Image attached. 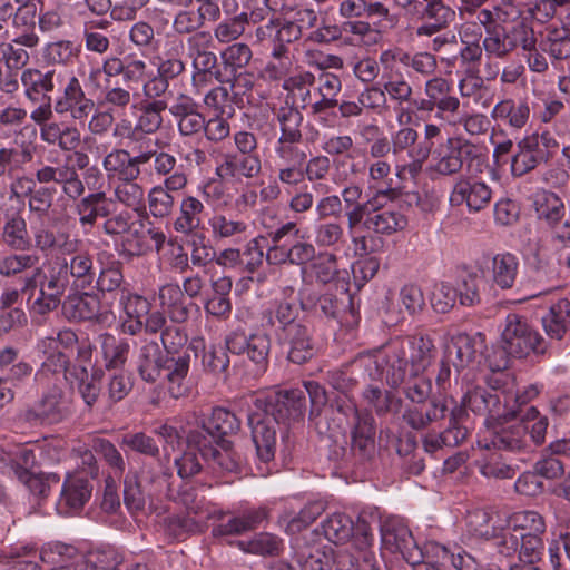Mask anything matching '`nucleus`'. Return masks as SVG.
Segmentation results:
<instances>
[{
	"label": "nucleus",
	"mask_w": 570,
	"mask_h": 570,
	"mask_svg": "<svg viewBox=\"0 0 570 570\" xmlns=\"http://www.w3.org/2000/svg\"><path fill=\"white\" fill-rule=\"evenodd\" d=\"M492 198L491 187L472 176L459 177L451 189L449 202L452 206H465L469 212L476 213L485 208Z\"/></svg>",
	"instance_id": "nucleus-20"
},
{
	"label": "nucleus",
	"mask_w": 570,
	"mask_h": 570,
	"mask_svg": "<svg viewBox=\"0 0 570 570\" xmlns=\"http://www.w3.org/2000/svg\"><path fill=\"white\" fill-rule=\"evenodd\" d=\"M168 112L176 121L178 135L183 139L202 136L206 116L199 110V105L193 97L179 94L169 105Z\"/></svg>",
	"instance_id": "nucleus-18"
},
{
	"label": "nucleus",
	"mask_w": 570,
	"mask_h": 570,
	"mask_svg": "<svg viewBox=\"0 0 570 570\" xmlns=\"http://www.w3.org/2000/svg\"><path fill=\"white\" fill-rule=\"evenodd\" d=\"M321 528L324 537L335 544L345 543L354 535L356 537L354 522L345 513L335 512L331 514L321 523Z\"/></svg>",
	"instance_id": "nucleus-63"
},
{
	"label": "nucleus",
	"mask_w": 570,
	"mask_h": 570,
	"mask_svg": "<svg viewBox=\"0 0 570 570\" xmlns=\"http://www.w3.org/2000/svg\"><path fill=\"white\" fill-rule=\"evenodd\" d=\"M100 301L96 295L88 293L69 294L62 302V314L68 321H104L100 312Z\"/></svg>",
	"instance_id": "nucleus-40"
},
{
	"label": "nucleus",
	"mask_w": 570,
	"mask_h": 570,
	"mask_svg": "<svg viewBox=\"0 0 570 570\" xmlns=\"http://www.w3.org/2000/svg\"><path fill=\"white\" fill-rule=\"evenodd\" d=\"M108 197L104 190H97L80 196L73 200V212L78 216V222L83 233H89L96 225L99 217H107L111 214L108 204Z\"/></svg>",
	"instance_id": "nucleus-32"
},
{
	"label": "nucleus",
	"mask_w": 570,
	"mask_h": 570,
	"mask_svg": "<svg viewBox=\"0 0 570 570\" xmlns=\"http://www.w3.org/2000/svg\"><path fill=\"white\" fill-rule=\"evenodd\" d=\"M298 309L293 303L278 302L265 312L267 324L274 328L276 338L289 332V328L298 327L303 323L298 321Z\"/></svg>",
	"instance_id": "nucleus-58"
},
{
	"label": "nucleus",
	"mask_w": 570,
	"mask_h": 570,
	"mask_svg": "<svg viewBox=\"0 0 570 570\" xmlns=\"http://www.w3.org/2000/svg\"><path fill=\"white\" fill-rule=\"evenodd\" d=\"M138 178H129L114 183L112 194L107 204L117 203L134 212L145 208V190L137 181Z\"/></svg>",
	"instance_id": "nucleus-54"
},
{
	"label": "nucleus",
	"mask_w": 570,
	"mask_h": 570,
	"mask_svg": "<svg viewBox=\"0 0 570 570\" xmlns=\"http://www.w3.org/2000/svg\"><path fill=\"white\" fill-rule=\"evenodd\" d=\"M69 413L68 399L60 389L55 386L37 403L22 410L19 417L30 426H42L60 423Z\"/></svg>",
	"instance_id": "nucleus-13"
},
{
	"label": "nucleus",
	"mask_w": 570,
	"mask_h": 570,
	"mask_svg": "<svg viewBox=\"0 0 570 570\" xmlns=\"http://www.w3.org/2000/svg\"><path fill=\"white\" fill-rule=\"evenodd\" d=\"M37 279L62 297L71 282L67 272V258L57 255L48 259L42 267H36L29 275V283L35 284Z\"/></svg>",
	"instance_id": "nucleus-37"
},
{
	"label": "nucleus",
	"mask_w": 570,
	"mask_h": 570,
	"mask_svg": "<svg viewBox=\"0 0 570 570\" xmlns=\"http://www.w3.org/2000/svg\"><path fill=\"white\" fill-rule=\"evenodd\" d=\"M160 476L153 469L144 466L138 471H129L124 481V501L131 511L145 508L147 498L153 497Z\"/></svg>",
	"instance_id": "nucleus-23"
},
{
	"label": "nucleus",
	"mask_w": 570,
	"mask_h": 570,
	"mask_svg": "<svg viewBox=\"0 0 570 570\" xmlns=\"http://www.w3.org/2000/svg\"><path fill=\"white\" fill-rule=\"evenodd\" d=\"M364 229L375 234L392 235L407 225L406 217L399 210L384 209V207L367 209L361 223Z\"/></svg>",
	"instance_id": "nucleus-45"
},
{
	"label": "nucleus",
	"mask_w": 570,
	"mask_h": 570,
	"mask_svg": "<svg viewBox=\"0 0 570 570\" xmlns=\"http://www.w3.org/2000/svg\"><path fill=\"white\" fill-rule=\"evenodd\" d=\"M305 413V396L301 390L279 392L269 403L267 412L269 417L277 424L291 425L299 422Z\"/></svg>",
	"instance_id": "nucleus-29"
},
{
	"label": "nucleus",
	"mask_w": 570,
	"mask_h": 570,
	"mask_svg": "<svg viewBox=\"0 0 570 570\" xmlns=\"http://www.w3.org/2000/svg\"><path fill=\"white\" fill-rule=\"evenodd\" d=\"M36 350L45 356L40 368L35 374L37 382L43 383L49 374L57 375L66 372L69 365V357L57 348V342L53 341V336L39 340Z\"/></svg>",
	"instance_id": "nucleus-44"
},
{
	"label": "nucleus",
	"mask_w": 570,
	"mask_h": 570,
	"mask_svg": "<svg viewBox=\"0 0 570 570\" xmlns=\"http://www.w3.org/2000/svg\"><path fill=\"white\" fill-rule=\"evenodd\" d=\"M532 206L537 218L556 228L566 216V206L556 193L539 189L533 194Z\"/></svg>",
	"instance_id": "nucleus-47"
},
{
	"label": "nucleus",
	"mask_w": 570,
	"mask_h": 570,
	"mask_svg": "<svg viewBox=\"0 0 570 570\" xmlns=\"http://www.w3.org/2000/svg\"><path fill=\"white\" fill-rule=\"evenodd\" d=\"M92 485L83 473L67 474L56 510L60 515L79 512L91 498Z\"/></svg>",
	"instance_id": "nucleus-24"
},
{
	"label": "nucleus",
	"mask_w": 570,
	"mask_h": 570,
	"mask_svg": "<svg viewBox=\"0 0 570 570\" xmlns=\"http://www.w3.org/2000/svg\"><path fill=\"white\" fill-rule=\"evenodd\" d=\"M77 243V240H67L63 245V252L71 254L70 258L67 259V272L76 287L86 288L95 282L96 268L90 253L73 250Z\"/></svg>",
	"instance_id": "nucleus-35"
},
{
	"label": "nucleus",
	"mask_w": 570,
	"mask_h": 570,
	"mask_svg": "<svg viewBox=\"0 0 570 570\" xmlns=\"http://www.w3.org/2000/svg\"><path fill=\"white\" fill-rule=\"evenodd\" d=\"M399 338L405 343L406 346L411 376L423 374L431 366L435 356L433 340L422 333Z\"/></svg>",
	"instance_id": "nucleus-34"
},
{
	"label": "nucleus",
	"mask_w": 570,
	"mask_h": 570,
	"mask_svg": "<svg viewBox=\"0 0 570 570\" xmlns=\"http://www.w3.org/2000/svg\"><path fill=\"white\" fill-rule=\"evenodd\" d=\"M204 348V338H193L177 356H168L156 341H141L135 353V365L139 377L146 383L164 380L174 399L187 396L191 385L188 379L191 358Z\"/></svg>",
	"instance_id": "nucleus-1"
},
{
	"label": "nucleus",
	"mask_w": 570,
	"mask_h": 570,
	"mask_svg": "<svg viewBox=\"0 0 570 570\" xmlns=\"http://www.w3.org/2000/svg\"><path fill=\"white\" fill-rule=\"evenodd\" d=\"M358 354L350 362L340 367L326 372L325 380L335 391L347 395L355 390L361 380H368L367 372L363 367H357Z\"/></svg>",
	"instance_id": "nucleus-51"
},
{
	"label": "nucleus",
	"mask_w": 570,
	"mask_h": 570,
	"mask_svg": "<svg viewBox=\"0 0 570 570\" xmlns=\"http://www.w3.org/2000/svg\"><path fill=\"white\" fill-rule=\"evenodd\" d=\"M495 121H502L513 130H521L530 118V106L525 99H502L494 105L490 114Z\"/></svg>",
	"instance_id": "nucleus-48"
},
{
	"label": "nucleus",
	"mask_w": 570,
	"mask_h": 570,
	"mask_svg": "<svg viewBox=\"0 0 570 570\" xmlns=\"http://www.w3.org/2000/svg\"><path fill=\"white\" fill-rule=\"evenodd\" d=\"M144 155L141 151L131 155L124 148H114L102 158V169L109 181H118L129 178H139L141 175Z\"/></svg>",
	"instance_id": "nucleus-26"
},
{
	"label": "nucleus",
	"mask_w": 570,
	"mask_h": 570,
	"mask_svg": "<svg viewBox=\"0 0 570 570\" xmlns=\"http://www.w3.org/2000/svg\"><path fill=\"white\" fill-rule=\"evenodd\" d=\"M272 245L266 250V261L269 265L291 264L302 266L301 274L305 282L307 263L316 255L315 245L301 235L296 222L282 224L269 233Z\"/></svg>",
	"instance_id": "nucleus-5"
},
{
	"label": "nucleus",
	"mask_w": 570,
	"mask_h": 570,
	"mask_svg": "<svg viewBox=\"0 0 570 570\" xmlns=\"http://www.w3.org/2000/svg\"><path fill=\"white\" fill-rule=\"evenodd\" d=\"M268 519L264 507L247 509L238 514L219 513V522L213 525L212 535L216 539L242 535L259 528Z\"/></svg>",
	"instance_id": "nucleus-21"
},
{
	"label": "nucleus",
	"mask_w": 570,
	"mask_h": 570,
	"mask_svg": "<svg viewBox=\"0 0 570 570\" xmlns=\"http://www.w3.org/2000/svg\"><path fill=\"white\" fill-rule=\"evenodd\" d=\"M519 267L518 257L512 253L504 252L485 258L482 274L494 286L501 289H510L515 284Z\"/></svg>",
	"instance_id": "nucleus-28"
},
{
	"label": "nucleus",
	"mask_w": 570,
	"mask_h": 570,
	"mask_svg": "<svg viewBox=\"0 0 570 570\" xmlns=\"http://www.w3.org/2000/svg\"><path fill=\"white\" fill-rule=\"evenodd\" d=\"M302 111L297 106H293L288 99H284L279 107L273 109V116L279 129L277 139H303L304 116Z\"/></svg>",
	"instance_id": "nucleus-53"
},
{
	"label": "nucleus",
	"mask_w": 570,
	"mask_h": 570,
	"mask_svg": "<svg viewBox=\"0 0 570 570\" xmlns=\"http://www.w3.org/2000/svg\"><path fill=\"white\" fill-rule=\"evenodd\" d=\"M519 424L524 429V434L532 451L546 442L549 417L535 406H529L520 412Z\"/></svg>",
	"instance_id": "nucleus-56"
},
{
	"label": "nucleus",
	"mask_w": 570,
	"mask_h": 570,
	"mask_svg": "<svg viewBox=\"0 0 570 570\" xmlns=\"http://www.w3.org/2000/svg\"><path fill=\"white\" fill-rule=\"evenodd\" d=\"M98 343L106 368H121L126 364L130 353V344L127 340L102 333L98 336Z\"/></svg>",
	"instance_id": "nucleus-57"
},
{
	"label": "nucleus",
	"mask_w": 570,
	"mask_h": 570,
	"mask_svg": "<svg viewBox=\"0 0 570 570\" xmlns=\"http://www.w3.org/2000/svg\"><path fill=\"white\" fill-rule=\"evenodd\" d=\"M405 347V343L395 337L377 348L360 353L356 366L365 368L370 381L385 382L396 389L411 376Z\"/></svg>",
	"instance_id": "nucleus-3"
},
{
	"label": "nucleus",
	"mask_w": 570,
	"mask_h": 570,
	"mask_svg": "<svg viewBox=\"0 0 570 570\" xmlns=\"http://www.w3.org/2000/svg\"><path fill=\"white\" fill-rule=\"evenodd\" d=\"M542 325L548 336L561 340L570 327V296L558 301L542 316Z\"/></svg>",
	"instance_id": "nucleus-60"
},
{
	"label": "nucleus",
	"mask_w": 570,
	"mask_h": 570,
	"mask_svg": "<svg viewBox=\"0 0 570 570\" xmlns=\"http://www.w3.org/2000/svg\"><path fill=\"white\" fill-rule=\"evenodd\" d=\"M281 345H286L287 358L295 364H304L315 354V346L309 328L302 324L298 327L289 328V332L277 338Z\"/></svg>",
	"instance_id": "nucleus-41"
},
{
	"label": "nucleus",
	"mask_w": 570,
	"mask_h": 570,
	"mask_svg": "<svg viewBox=\"0 0 570 570\" xmlns=\"http://www.w3.org/2000/svg\"><path fill=\"white\" fill-rule=\"evenodd\" d=\"M485 350L484 335L476 333L469 335L459 333L451 337L445 347V354L456 371H461L470 365L482 363Z\"/></svg>",
	"instance_id": "nucleus-22"
},
{
	"label": "nucleus",
	"mask_w": 570,
	"mask_h": 570,
	"mask_svg": "<svg viewBox=\"0 0 570 570\" xmlns=\"http://www.w3.org/2000/svg\"><path fill=\"white\" fill-rule=\"evenodd\" d=\"M206 207L200 198L185 194L178 207V214L173 220V228L184 236L194 235L203 225Z\"/></svg>",
	"instance_id": "nucleus-36"
},
{
	"label": "nucleus",
	"mask_w": 570,
	"mask_h": 570,
	"mask_svg": "<svg viewBox=\"0 0 570 570\" xmlns=\"http://www.w3.org/2000/svg\"><path fill=\"white\" fill-rule=\"evenodd\" d=\"M363 187L358 184L351 183L341 191L342 205H344L347 228L350 232L361 225L367 214V209L377 208V204H372V196H366L365 202H361Z\"/></svg>",
	"instance_id": "nucleus-43"
},
{
	"label": "nucleus",
	"mask_w": 570,
	"mask_h": 570,
	"mask_svg": "<svg viewBox=\"0 0 570 570\" xmlns=\"http://www.w3.org/2000/svg\"><path fill=\"white\" fill-rule=\"evenodd\" d=\"M314 85L315 75L311 71H302L286 78L282 88L287 92L285 99H288L293 106L308 110L312 116H320V111L314 109L315 99L312 97Z\"/></svg>",
	"instance_id": "nucleus-33"
},
{
	"label": "nucleus",
	"mask_w": 570,
	"mask_h": 570,
	"mask_svg": "<svg viewBox=\"0 0 570 570\" xmlns=\"http://www.w3.org/2000/svg\"><path fill=\"white\" fill-rule=\"evenodd\" d=\"M242 426V420L232 411L223 406H216L210 415L202 419L194 430H200L212 442L227 441L225 438L236 434Z\"/></svg>",
	"instance_id": "nucleus-30"
},
{
	"label": "nucleus",
	"mask_w": 570,
	"mask_h": 570,
	"mask_svg": "<svg viewBox=\"0 0 570 570\" xmlns=\"http://www.w3.org/2000/svg\"><path fill=\"white\" fill-rule=\"evenodd\" d=\"M262 171L261 155L225 153L215 167V175L223 180L253 179Z\"/></svg>",
	"instance_id": "nucleus-27"
},
{
	"label": "nucleus",
	"mask_w": 570,
	"mask_h": 570,
	"mask_svg": "<svg viewBox=\"0 0 570 570\" xmlns=\"http://www.w3.org/2000/svg\"><path fill=\"white\" fill-rule=\"evenodd\" d=\"M37 559L46 566H50V570H68L71 568L81 570L83 553L75 546L59 541L50 542L42 548L39 554L36 551H28L23 556L17 554L12 560L11 568L23 570L31 567L35 570L39 568Z\"/></svg>",
	"instance_id": "nucleus-9"
},
{
	"label": "nucleus",
	"mask_w": 570,
	"mask_h": 570,
	"mask_svg": "<svg viewBox=\"0 0 570 570\" xmlns=\"http://www.w3.org/2000/svg\"><path fill=\"white\" fill-rule=\"evenodd\" d=\"M95 109V101L87 97L80 80L70 75L61 94L55 99L52 110L57 115H69L75 121H83Z\"/></svg>",
	"instance_id": "nucleus-16"
},
{
	"label": "nucleus",
	"mask_w": 570,
	"mask_h": 570,
	"mask_svg": "<svg viewBox=\"0 0 570 570\" xmlns=\"http://www.w3.org/2000/svg\"><path fill=\"white\" fill-rule=\"evenodd\" d=\"M468 411L479 416H485V422H489V419H495L501 415L500 397L497 393L489 392L482 386H468L460 404H456L449 412L451 421L460 424L468 415Z\"/></svg>",
	"instance_id": "nucleus-14"
},
{
	"label": "nucleus",
	"mask_w": 570,
	"mask_h": 570,
	"mask_svg": "<svg viewBox=\"0 0 570 570\" xmlns=\"http://www.w3.org/2000/svg\"><path fill=\"white\" fill-rule=\"evenodd\" d=\"M423 94L428 96L432 102L436 104L439 109L443 110L450 120L458 116L461 101L459 97L454 95L451 80L442 76H434L425 80Z\"/></svg>",
	"instance_id": "nucleus-39"
},
{
	"label": "nucleus",
	"mask_w": 570,
	"mask_h": 570,
	"mask_svg": "<svg viewBox=\"0 0 570 570\" xmlns=\"http://www.w3.org/2000/svg\"><path fill=\"white\" fill-rule=\"evenodd\" d=\"M237 547L245 553L262 557H277L284 549V541L271 532H261L249 540L237 541Z\"/></svg>",
	"instance_id": "nucleus-62"
},
{
	"label": "nucleus",
	"mask_w": 570,
	"mask_h": 570,
	"mask_svg": "<svg viewBox=\"0 0 570 570\" xmlns=\"http://www.w3.org/2000/svg\"><path fill=\"white\" fill-rule=\"evenodd\" d=\"M478 465L482 475L494 479H512L519 470L517 461L497 451L487 453Z\"/></svg>",
	"instance_id": "nucleus-64"
},
{
	"label": "nucleus",
	"mask_w": 570,
	"mask_h": 570,
	"mask_svg": "<svg viewBox=\"0 0 570 570\" xmlns=\"http://www.w3.org/2000/svg\"><path fill=\"white\" fill-rule=\"evenodd\" d=\"M298 295L302 309L311 311L316 315L327 318L336 317L344 306L343 299L330 292L318 296L313 295L308 284L305 282L301 287Z\"/></svg>",
	"instance_id": "nucleus-52"
},
{
	"label": "nucleus",
	"mask_w": 570,
	"mask_h": 570,
	"mask_svg": "<svg viewBox=\"0 0 570 570\" xmlns=\"http://www.w3.org/2000/svg\"><path fill=\"white\" fill-rule=\"evenodd\" d=\"M451 417V415L449 414ZM468 436V429L449 420V428L443 432L428 433L423 439V449L425 452L434 454L443 448L456 446L461 444Z\"/></svg>",
	"instance_id": "nucleus-59"
},
{
	"label": "nucleus",
	"mask_w": 570,
	"mask_h": 570,
	"mask_svg": "<svg viewBox=\"0 0 570 570\" xmlns=\"http://www.w3.org/2000/svg\"><path fill=\"white\" fill-rule=\"evenodd\" d=\"M417 557L423 558V563L433 570L453 567L455 570H471L483 567L478 557L469 553L461 547L449 549L438 542L425 544L424 552L417 551Z\"/></svg>",
	"instance_id": "nucleus-15"
},
{
	"label": "nucleus",
	"mask_w": 570,
	"mask_h": 570,
	"mask_svg": "<svg viewBox=\"0 0 570 570\" xmlns=\"http://www.w3.org/2000/svg\"><path fill=\"white\" fill-rule=\"evenodd\" d=\"M36 181L39 187L30 195L28 208L38 218L49 214L58 193L57 186L70 200L78 199L86 191V184L80 174L68 163L41 165L36 169Z\"/></svg>",
	"instance_id": "nucleus-2"
},
{
	"label": "nucleus",
	"mask_w": 570,
	"mask_h": 570,
	"mask_svg": "<svg viewBox=\"0 0 570 570\" xmlns=\"http://www.w3.org/2000/svg\"><path fill=\"white\" fill-rule=\"evenodd\" d=\"M404 115L405 109L401 108L396 116L401 127L391 135L392 155L395 158V176L400 180H414L430 156L431 146L424 141H419L420 136L416 129L411 126H403Z\"/></svg>",
	"instance_id": "nucleus-6"
},
{
	"label": "nucleus",
	"mask_w": 570,
	"mask_h": 570,
	"mask_svg": "<svg viewBox=\"0 0 570 570\" xmlns=\"http://www.w3.org/2000/svg\"><path fill=\"white\" fill-rule=\"evenodd\" d=\"M470 147L469 144H461L454 138H448L446 144L440 146L433 158L432 169L442 176L459 174L463 167V151Z\"/></svg>",
	"instance_id": "nucleus-50"
},
{
	"label": "nucleus",
	"mask_w": 570,
	"mask_h": 570,
	"mask_svg": "<svg viewBox=\"0 0 570 570\" xmlns=\"http://www.w3.org/2000/svg\"><path fill=\"white\" fill-rule=\"evenodd\" d=\"M549 158L550 155L539 148L535 137L525 136L518 141L517 151L511 157V174L514 177H521Z\"/></svg>",
	"instance_id": "nucleus-38"
},
{
	"label": "nucleus",
	"mask_w": 570,
	"mask_h": 570,
	"mask_svg": "<svg viewBox=\"0 0 570 570\" xmlns=\"http://www.w3.org/2000/svg\"><path fill=\"white\" fill-rule=\"evenodd\" d=\"M63 72L55 68H26L21 72V85L26 99L36 107L52 108V94L62 85Z\"/></svg>",
	"instance_id": "nucleus-11"
},
{
	"label": "nucleus",
	"mask_w": 570,
	"mask_h": 570,
	"mask_svg": "<svg viewBox=\"0 0 570 570\" xmlns=\"http://www.w3.org/2000/svg\"><path fill=\"white\" fill-rule=\"evenodd\" d=\"M337 412L346 419L350 428L351 452L358 460H367L375 453V420L371 413L361 411L352 400L336 402Z\"/></svg>",
	"instance_id": "nucleus-7"
},
{
	"label": "nucleus",
	"mask_w": 570,
	"mask_h": 570,
	"mask_svg": "<svg viewBox=\"0 0 570 570\" xmlns=\"http://www.w3.org/2000/svg\"><path fill=\"white\" fill-rule=\"evenodd\" d=\"M158 299L163 309L174 323H184L189 316L185 304V295L177 283H168L159 287Z\"/></svg>",
	"instance_id": "nucleus-55"
},
{
	"label": "nucleus",
	"mask_w": 570,
	"mask_h": 570,
	"mask_svg": "<svg viewBox=\"0 0 570 570\" xmlns=\"http://www.w3.org/2000/svg\"><path fill=\"white\" fill-rule=\"evenodd\" d=\"M448 412L446 399L434 397L428 404L423 402L405 409L403 420L413 430H424L430 424L444 419Z\"/></svg>",
	"instance_id": "nucleus-42"
},
{
	"label": "nucleus",
	"mask_w": 570,
	"mask_h": 570,
	"mask_svg": "<svg viewBox=\"0 0 570 570\" xmlns=\"http://www.w3.org/2000/svg\"><path fill=\"white\" fill-rule=\"evenodd\" d=\"M391 174L392 167L386 160H374L367 165L366 196H372V204L379 207H385L402 195Z\"/></svg>",
	"instance_id": "nucleus-19"
},
{
	"label": "nucleus",
	"mask_w": 570,
	"mask_h": 570,
	"mask_svg": "<svg viewBox=\"0 0 570 570\" xmlns=\"http://www.w3.org/2000/svg\"><path fill=\"white\" fill-rule=\"evenodd\" d=\"M186 440L187 445L196 448L213 469L228 473L239 472L242 459L232 449L229 441L212 442L200 430H189Z\"/></svg>",
	"instance_id": "nucleus-12"
},
{
	"label": "nucleus",
	"mask_w": 570,
	"mask_h": 570,
	"mask_svg": "<svg viewBox=\"0 0 570 570\" xmlns=\"http://www.w3.org/2000/svg\"><path fill=\"white\" fill-rule=\"evenodd\" d=\"M546 531L543 518L535 511H519L508 520V528L497 538L495 547L503 557H513L519 547V539L542 535Z\"/></svg>",
	"instance_id": "nucleus-10"
},
{
	"label": "nucleus",
	"mask_w": 570,
	"mask_h": 570,
	"mask_svg": "<svg viewBox=\"0 0 570 570\" xmlns=\"http://www.w3.org/2000/svg\"><path fill=\"white\" fill-rule=\"evenodd\" d=\"M409 16L421 20L415 28L417 37H431L445 29L454 19V10L444 0H394Z\"/></svg>",
	"instance_id": "nucleus-8"
},
{
	"label": "nucleus",
	"mask_w": 570,
	"mask_h": 570,
	"mask_svg": "<svg viewBox=\"0 0 570 570\" xmlns=\"http://www.w3.org/2000/svg\"><path fill=\"white\" fill-rule=\"evenodd\" d=\"M491 444L499 451L511 453H530L533 452L528 443L524 429L519 422L510 425H500L491 432Z\"/></svg>",
	"instance_id": "nucleus-49"
},
{
	"label": "nucleus",
	"mask_w": 570,
	"mask_h": 570,
	"mask_svg": "<svg viewBox=\"0 0 570 570\" xmlns=\"http://www.w3.org/2000/svg\"><path fill=\"white\" fill-rule=\"evenodd\" d=\"M501 337L502 348L484 357V363L490 371L505 370L509 364L508 355L521 358L531 352L543 353L546 348L540 334L517 314L507 316Z\"/></svg>",
	"instance_id": "nucleus-4"
},
{
	"label": "nucleus",
	"mask_w": 570,
	"mask_h": 570,
	"mask_svg": "<svg viewBox=\"0 0 570 570\" xmlns=\"http://www.w3.org/2000/svg\"><path fill=\"white\" fill-rule=\"evenodd\" d=\"M22 294L28 295V301L30 303V312L36 315L45 316L61 304V296L52 291L46 284L37 279V283H29V276H26L23 279V285L21 287Z\"/></svg>",
	"instance_id": "nucleus-46"
},
{
	"label": "nucleus",
	"mask_w": 570,
	"mask_h": 570,
	"mask_svg": "<svg viewBox=\"0 0 570 570\" xmlns=\"http://www.w3.org/2000/svg\"><path fill=\"white\" fill-rule=\"evenodd\" d=\"M215 240L240 242L245 238L248 225L224 214H215L208 222Z\"/></svg>",
	"instance_id": "nucleus-61"
},
{
	"label": "nucleus",
	"mask_w": 570,
	"mask_h": 570,
	"mask_svg": "<svg viewBox=\"0 0 570 570\" xmlns=\"http://www.w3.org/2000/svg\"><path fill=\"white\" fill-rule=\"evenodd\" d=\"M248 424L252 429L257 458L265 463L272 461L276 451L275 422L268 414L256 413L248 415Z\"/></svg>",
	"instance_id": "nucleus-31"
},
{
	"label": "nucleus",
	"mask_w": 570,
	"mask_h": 570,
	"mask_svg": "<svg viewBox=\"0 0 570 570\" xmlns=\"http://www.w3.org/2000/svg\"><path fill=\"white\" fill-rule=\"evenodd\" d=\"M381 542L385 550L392 553H401L402 558L411 566H415L419 559L413 557L416 544L407 525L400 519H386L381 525Z\"/></svg>",
	"instance_id": "nucleus-25"
},
{
	"label": "nucleus",
	"mask_w": 570,
	"mask_h": 570,
	"mask_svg": "<svg viewBox=\"0 0 570 570\" xmlns=\"http://www.w3.org/2000/svg\"><path fill=\"white\" fill-rule=\"evenodd\" d=\"M529 28L523 23H517L510 28L502 24L491 27L482 40L485 56L491 59H507L528 35Z\"/></svg>",
	"instance_id": "nucleus-17"
}]
</instances>
